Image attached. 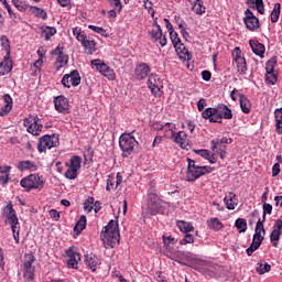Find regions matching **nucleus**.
<instances>
[{
    "label": "nucleus",
    "mask_w": 282,
    "mask_h": 282,
    "mask_svg": "<svg viewBox=\"0 0 282 282\" xmlns=\"http://www.w3.org/2000/svg\"><path fill=\"white\" fill-rule=\"evenodd\" d=\"M205 120L209 122H218L221 124L224 120H232V110L224 104L217 105L215 108H207L202 112Z\"/></svg>",
    "instance_id": "nucleus-1"
},
{
    "label": "nucleus",
    "mask_w": 282,
    "mask_h": 282,
    "mask_svg": "<svg viewBox=\"0 0 282 282\" xmlns=\"http://www.w3.org/2000/svg\"><path fill=\"white\" fill-rule=\"evenodd\" d=\"M20 185L26 193H30V191H43L45 188V178L39 173L30 174L20 181Z\"/></svg>",
    "instance_id": "nucleus-2"
},
{
    "label": "nucleus",
    "mask_w": 282,
    "mask_h": 282,
    "mask_svg": "<svg viewBox=\"0 0 282 282\" xmlns=\"http://www.w3.org/2000/svg\"><path fill=\"white\" fill-rule=\"evenodd\" d=\"M119 147L122 151V158H129L138 147V141L131 133H122L119 138Z\"/></svg>",
    "instance_id": "nucleus-3"
},
{
    "label": "nucleus",
    "mask_w": 282,
    "mask_h": 282,
    "mask_svg": "<svg viewBox=\"0 0 282 282\" xmlns=\"http://www.w3.org/2000/svg\"><path fill=\"white\" fill-rule=\"evenodd\" d=\"M164 204H166L163 199L158 196L155 189L151 188L148 193V212L150 215H156L164 208Z\"/></svg>",
    "instance_id": "nucleus-4"
},
{
    "label": "nucleus",
    "mask_w": 282,
    "mask_h": 282,
    "mask_svg": "<svg viewBox=\"0 0 282 282\" xmlns=\"http://www.w3.org/2000/svg\"><path fill=\"white\" fill-rule=\"evenodd\" d=\"M61 144L58 139V134H45L40 138L37 142V151L39 153H45L47 149H54Z\"/></svg>",
    "instance_id": "nucleus-5"
},
{
    "label": "nucleus",
    "mask_w": 282,
    "mask_h": 282,
    "mask_svg": "<svg viewBox=\"0 0 282 282\" xmlns=\"http://www.w3.org/2000/svg\"><path fill=\"white\" fill-rule=\"evenodd\" d=\"M36 261L34 253H25L23 260V276L25 282L34 281V272H36V267L33 263Z\"/></svg>",
    "instance_id": "nucleus-6"
},
{
    "label": "nucleus",
    "mask_w": 282,
    "mask_h": 282,
    "mask_svg": "<svg viewBox=\"0 0 282 282\" xmlns=\"http://www.w3.org/2000/svg\"><path fill=\"white\" fill-rule=\"evenodd\" d=\"M101 237L110 241V243H116V241H120V230H118V221L110 220L106 227H104L101 231Z\"/></svg>",
    "instance_id": "nucleus-7"
},
{
    "label": "nucleus",
    "mask_w": 282,
    "mask_h": 282,
    "mask_svg": "<svg viewBox=\"0 0 282 282\" xmlns=\"http://www.w3.org/2000/svg\"><path fill=\"white\" fill-rule=\"evenodd\" d=\"M90 65L93 69H97V72H99L101 76H105V78H108V80H116V73L113 69L101 59H93Z\"/></svg>",
    "instance_id": "nucleus-8"
},
{
    "label": "nucleus",
    "mask_w": 282,
    "mask_h": 282,
    "mask_svg": "<svg viewBox=\"0 0 282 282\" xmlns=\"http://www.w3.org/2000/svg\"><path fill=\"white\" fill-rule=\"evenodd\" d=\"M232 65L240 76H246L248 74V63L246 62V57L239 47L236 48Z\"/></svg>",
    "instance_id": "nucleus-9"
},
{
    "label": "nucleus",
    "mask_w": 282,
    "mask_h": 282,
    "mask_svg": "<svg viewBox=\"0 0 282 282\" xmlns=\"http://www.w3.org/2000/svg\"><path fill=\"white\" fill-rule=\"evenodd\" d=\"M67 259V267L72 270H78V263H80V252L77 247H69L65 250Z\"/></svg>",
    "instance_id": "nucleus-10"
},
{
    "label": "nucleus",
    "mask_w": 282,
    "mask_h": 282,
    "mask_svg": "<svg viewBox=\"0 0 282 282\" xmlns=\"http://www.w3.org/2000/svg\"><path fill=\"white\" fill-rule=\"evenodd\" d=\"M80 73H78V69H74L69 74H65L61 83L63 87L69 89L70 87H78V85H80Z\"/></svg>",
    "instance_id": "nucleus-11"
},
{
    "label": "nucleus",
    "mask_w": 282,
    "mask_h": 282,
    "mask_svg": "<svg viewBox=\"0 0 282 282\" xmlns=\"http://www.w3.org/2000/svg\"><path fill=\"white\" fill-rule=\"evenodd\" d=\"M24 127H26V131L31 135H41V131H43V124L39 122V117L25 118Z\"/></svg>",
    "instance_id": "nucleus-12"
},
{
    "label": "nucleus",
    "mask_w": 282,
    "mask_h": 282,
    "mask_svg": "<svg viewBox=\"0 0 282 282\" xmlns=\"http://www.w3.org/2000/svg\"><path fill=\"white\" fill-rule=\"evenodd\" d=\"M53 102H54L55 110L58 113H62L63 116H67V113H70L72 109H70L69 100L67 99V97L59 95L54 98Z\"/></svg>",
    "instance_id": "nucleus-13"
},
{
    "label": "nucleus",
    "mask_w": 282,
    "mask_h": 282,
    "mask_svg": "<svg viewBox=\"0 0 282 282\" xmlns=\"http://www.w3.org/2000/svg\"><path fill=\"white\" fill-rule=\"evenodd\" d=\"M245 18H243V23L250 32H254L256 30H259L261 24L259 23V18L254 17V13L250 11V9H247L245 11Z\"/></svg>",
    "instance_id": "nucleus-14"
},
{
    "label": "nucleus",
    "mask_w": 282,
    "mask_h": 282,
    "mask_svg": "<svg viewBox=\"0 0 282 282\" xmlns=\"http://www.w3.org/2000/svg\"><path fill=\"white\" fill-rule=\"evenodd\" d=\"M3 216L6 217V221L11 224V226H19V217L17 216V210L12 202H9L3 208Z\"/></svg>",
    "instance_id": "nucleus-15"
},
{
    "label": "nucleus",
    "mask_w": 282,
    "mask_h": 282,
    "mask_svg": "<svg viewBox=\"0 0 282 282\" xmlns=\"http://www.w3.org/2000/svg\"><path fill=\"white\" fill-rule=\"evenodd\" d=\"M149 89H151L154 96H160V91L162 90V80H160V76L155 74H151L148 79Z\"/></svg>",
    "instance_id": "nucleus-16"
},
{
    "label": "nucleus",
    "mask_w": 282,
    "mask_h": 282,
    "mask_svg": "<svg viewBox=\"0 0 282 282\" xmlns=\"http://www.w3.org/2000/svg\"><path fill=\"white\" fill-rule=\"evenodd\" d=\"M149 74H151V66H149L147 63L141 62L135 65L134 76L137 80H144Z\"/></svg>",
    "instance_id": "nucleus-17"
},
{
    "label": "nucleus",
    "mask_w": 282,
    "mask_h": 282,
    "mask_svg": "<svg viewBox=\"0 0 282 282\" xmlns=\"http://www.w3.org/2000/svg\"><path fill=\"white\" fill-rule=\"evenodd\" d=\"M210 171L209 166L194 167V170L187 172V182H195V180H199L202 175H206V173H210Z\"/></svg>",
    "instance_id": "nucleus-18"
},
{
    "label": "nucleus",
    "mask_w": 282,
    "mask_h": 282,
    "mask_svg": "<svg viewBox=\"0 0 282 282\" xmlns=\"http://www.w3.org/2000/svg\"><path fill=\"white\" fill-rule=\"evenodd\" d=\"M148 34H150L154 43H159L161 47H166V44L169 43V41L166 40V35L162 33V28L159 26V29H153L149 31Z\"/></svg>",
    "instance_id": "nucleus-19"
},
{
    "label": "nucleus",
    "mask_w": 282,
    "mask_h": 282,
    "mask_svg": "<svg viewBox=\"0 0 282 282\" xmlns=\"http://www.w3.org/2000/svg\"><path fill=\"white\" fill-rule=\"evenodd\" d=\"M170 39L176 52H180V54H186L188 52L184 43H182V40L180 39L177 32L174 31L173 33H170Z\"/></svg>",
    "instance_id": "nucleus-20"
},
{
    "label": "nucleus",
    "mask_w": 282,
    "mask_h": 282,
    "mask_svg": "<svg viewBox=\"0 0 282 282\" xmlns=\"http://www.w3.org/2000/svg\"><path fill=\"white\" fill-rule=\"evenodd\" d=\"M172 138H174V142L181 147V149H188V137L186 135V132L178 131L173 132Z\"/></svg>",
    "instance_id": "nucleus-21"
},
{
    "label": "nucleus",
    "mask_w": 282,
    "mask_h": 282,
    "mask_svg": "<svg viewBox=\"0 0 282 282\" xmlns=\"http://www.w3.org/2000/svg\"><path fill=\"white\" fill-rule=\"evenodd\" d=\"M2 100L4 102L3 107L0 109V116H8L10 111H12V107L14 106V101L12 100V96L10 94H6L2 97Z\"/></svg>",
    "instance_id": "nucleus-22"
},
{
    "label": "nucleus",
    "mask_w": 282,
    "mask_h": 282,
    "mask_svg": "<svg viewBox=\"0 0 282 282\" xmlns=\"http://www.w3.org/2000/svg\"><path fill=\"white\" fill-rule=\"evenodd\" d=\"M249 45H250L253 54H256V56H260V58H263V56L265 54V45L261 44L257 40H250Z\"/></svg>",
    "instance_id": "nucleus-23"
},
{
    "label": "nucleus",
    "mask_w": 282,
    "mask_h": 282,
    "mask_svg": "<svg viewBox=\"0 0 282 282\" xmlns=\"http://www.w3.org/2000/svg\"><path fill=\"white\" fill-rule=\"evenodd\" d=\"M85 263L91 272H96L98 270V256L94 253H87L85 256Z\"/></svg>",
    "instance_id": "nucleus-24"
},
{
    "label": "nucleus",
    "mask_w": 282,
    "mask_h": 282,
    "mask_svg": "<svg viewBox=\"0 0 282 282\" xmlns=\"http://www.w3.org/2000/svg\"><path fill=\"white\" fill-rule=\"evenodd\" d=\"M247 6L251 10H257L259 14H265V4L263 0H247Z\"/></svg>",
    "instance_id": "nucleus-25"
},
{
    "label": "nucleus",
    "mask_w": 282,
    "mask_h": 282,
    "mask_svg": "<svg viewBox=\"0 0 282 282\" xmlns=\"http://www.w3.org/2000/svg\"><path fill=\"white\" fill-rule=\"evenodd\" d=\"M10 72H12V62L7 55L3 57L2 62H0V76H8Z\"/></svg>",
    "instance_id": "nucleus-26"
},
{
    "label": "nucleus",
    "mask_w": 282,
    "mask_h": 282,
    "mask_svg": "<svg viewBox=\"0 0 282 282\" xmlns=\"http://www.w3.org/2000/svg\"><path fill=\"white\" fill-rule=\"evenodd\" d=\"M240 98V109L242 113H250L252 109V102H250V99L243 94L239 95Z\"/></svg>",
    "instance_id": "nucleus-27"
},
{
    "label": "nucleus",
    "mask_w": 282,
    "mask_h": 282,
    "mask_svg": "<svg viewBox=\"0 0 282 282\" xmlns=\"http://www.w3.org/2000/svg\"><path fill=\"white\" fill-rule=\"evenodd\" d=\"M263 239L264 238H257V237L252 238V243L246 250L248 257H252L253 252H256V250H259V248H261V243H263Z\"/></svg>",
    "instance_id": "nucleus-28"
},
{
    "label": "nucleus",
    "mask_w": 282,
    "mask_h": 282,
    "mask_svg": "<svg viewBox=\"0 0 282 282\" xmlns=\"http://www.w3.org/2000/svg\"><path fill=\"white\" fill-rule=\"evenodd\" d=\"M56 34V28L54 26H42L41 28V36L45 39V41H50L52 36Z\"/></svg>",
    "instance_id": "nucleus-29"
},
{
    "label": "nucleus",
    "mask_w": 282,
    "mask_h": 282,
    "mask_svg": "<svg viewBox=\"0 0 282 282\" xmlns=\"http://www.w3.org/2000/svg\"><path fill=\"white\" fill-rule=\"evenodd\" d=\"M272 270V265H270L265 260H260L256 264V271L258 274H265L267 272H270Z\"/></svg>",
    "instance_id": "nucleus-30"
},
{
    "label": "nucleus",
    "mask_w": 282,
    "mask_h": 282,
    "mask_svg": "<svg viewBox=\"0 0 282 282\" xmlns=\"http://www.w3.org/2000/svg\"><path fill=\"white\" fill-rule=\"evenodd\" d=\"M20 171H37L39 166L32 161H21L18 165Z\"/></svg>",
    "instance_id": "nucleus-31"
},
{
    "label": "nucleus",
    "mask_w": 282,
    "mask_h": 282,
    "mask_svg": "<svg viewBox=\"0 0 282 282\" xmlns=\"http://www.w3.org/2000/svg\"><path fill=\"white\" fill-rule=\"evenodd\" d=\"M85 228H87V216L83 215L80 216L79 220L76 223L74 227V232L76 235H80L83 230H85Z\"/></svg>",
    "instance_id": "nucleus-32"
},
{
    "label": "nucleus",
    "mask_w": 282,
    "mask_h": 282,
    "mask_svg": "<svg viewBox=\"0 0 282 282\" xmlns=\"http://www.w3.org/2000/svg\"><path fill=\"white\" fill-rule=\"evenodd\" d=\"M82 45L88 55H91L94 52H96V41L91 40V37H88Z\"/></svg>",
    "instance_id": "nucleus-33"
},
{
    "label": "nucleus",
    "mask_w": 282,
    "mask_h": 282,
    "mask_svg": "<svg viewBox=\"0 0 282 282\" xmlns=\"http://www.w3.org/2000/svg\"><path fill=\"white\" fill-rule=\"evenodd\" d=\"M207 226L210 230H215L216 232L224 228V223L219 220V218H210L207 220Z\"/></svg>",
    "instance_id": "nucleus-34"
},
{
    "label": "nucleus",
    "mask_w": 282,
    "mask_h": 282,
    "mask_svg": "<svg viewBox=\"0 0 282 282\" xmlns=\"http://www.w3.org/2000/svg\"><path fill=\"white\" fill-rule=\"evenodd\" d=\"M274 118H275V131L279 133V135L282 134V108L275 109L274 111Z\"/></svg>",
    "instance_id": "nucleus-35"
},
{
    "label": "nucleus",
    "mask_w": 282,
    "mask_h": 282,
    "mask_svg": "<svg viewBox=\"0 0 282 282\" xmlns=\"http://www.w3.org/2000/svg\"><path fill=\"white\" fill-rule=\"evenodd\" d=\"M193 7L192 10L195 12V14L202 15L206 13V7H204V1L202 0H193Z\"/></svg>",
    "instance_id": "nucleus-36"
},
{
    "label": "nucleus",
    "mask_w": 282,
    "mask_h": 282,
    "mask_svg": "<svg viewBox=\"0 0 282 282\" xmlns=\"http://www.w3.org/2000/svg\"><path fill=\"white\" fill-rule=\"evenodd\" d=\"M232 139H228L227 137H223L220 139L210 141V149H217V147H224L225 144H231Z\"/></svg>",
    "instance_id": "nucleus-37"
},
{
    "label": "nucleus",
    "mask_w": 282,
    "mask_h": 282,
    "mask_svg": "<svg viewBox=\"0 0 282 282\" xmlns=\"http://www.w3.org/2000/svg\"><path fill=\"white\" fill-rule=\"evenodd\" d=\"M31 14H34L36 19H43V21H47V12L39 7H30Z\"/></svg>",
    "instance_id": "nucleus-38"
},
{
    "label": "nucleus",
    "mask_w": 282,
    "mask_h": 282,
    "mask_svg": "<svg viewBox=\"0 0 282 282\" xmlns=\"http://www.w3.org/2000/svg\"><path fill=\"white\" fill-rule=\"evenodd\" d=\"M177 227L181 230V232H185V234L193 232V230H195V227H193V224L186 223L184 220H180L177 223Z\"/></svg>",
    "instance_id": "nucleus-39"
},
{
    "label": "nucleus",
    "mask_w": 282,
    "mask_h": 282,
    "mask_svg": "<svg viewBox=\"0 0 282 282\" xmlns=\"http://www.w3.org/2000/svg\"><path fill=\"white\" fill-rule=\"evenodd\" d=\"M82 162H83V160L80 159V156L75 155V156L70 158V163H66V166H69L70 169H73L75 171H80Z\"/></svg>",
    "instance_id": "nucleus-40"
},
{
    "label": "nucleus",
    "mask_w": 282,
    "mask_h": 282,
    "mask_svg": "<svg viewBox=\"0 0 282 282\" xmlns=\"http://www.w3.org/2000/svg\"><path fill=\"white\" fill-rule=\"evenodd\" d=\"M232 199H237V194L229 193V195L224 198L228 210H235V202Z\"/></svg>",
    "instance_id": "nucleus-41"
},
{
    "label": "nucleus",
    "mask_w": 282,
    "mask_h": 282,
    "mask_svg": "<svg viewBox=\"0 0 282 282\" xmlns=\"http://www.w3.org/2000/svg\"><path fill=\"white\" fill-rule=\"evenodd\" d=\"M281 17V3H275L271 12V23H276Z\"/></svg>",
    "instance_id": "nucleus-42"
},
{
    "label": "nucleus",
    "mask_w": 282,
    "mask_h": 282,
    "mask_svg": "<svg viewBox=\"0 0 282 282\" xmlns=\"http://www.w3.org/2000/svg\"><path fill=\"white\" fill-rule=\"evenodd\" d=\"M238 232H246L248 230V221L246 218H238L235 223Z\"/></svg>",
    "instance_id": "nucleus-43"
},
{
    "label": "nucleus",
    "mask_w": 282,
    "mask_h": 282,
    "mask_svg": "<svg viewBox=\"0 0 282 282\" xmlns=\"http://www.w3.org/2000/svg\"><path fill=\"white\" fill-rule=\"evenodd\" d=\"M281 239V231L273 229L270 235V241L273 248H279V240Z\"/></svg>",
    "instance_id": "nucleus-44"
},
{
    "label": "nucleus",
    "mask_w": 282,
    "mask_h": 282,
    "mask_svg": "<svg viewBox=\"0 0 282 282\" xmlns=\"http://www.w3.org/2000/svg\"><path fill=\"white\" fill-rule=\"evenodd\" d=\"M69 63V56L67 54L57 56L56 65H57V72L62 69V67H65Z\"/></svg>",
    "instance_id": "nucleus-45"
},
{
    "label": "nucleus",
    "mask_w": 282,
    "mask_h": 282,
    "mask_svg": "<svg viewBox=\"0 0 282 282\" xmlns=\"http://www.w3.org/2000/svg\"><path fill=\"white\" fill-rule=\"evenodd\" d=\"M216 155H219L220 160H226L228 152L226 151V145H218L217 148L212 149Z\"/></svg>",
    "instance_id": "nucleus-46"
},
{
    "label": "nucleus",
    "mask_w": 282,
    "mask_h": 282,
    "mask_svg": "<svg viewBox=\"0 0 282 282\" xmlns=\"http://www.w3.org/2000/svg\"><path fill=\"white\" fill-rule=\"evenodd\" d=\"M85 213H91L94 210V196H88L84 202Z\"/></svg>",
    "instance_id": "nucleus-47"
},
{
    "label": "nucleus",
    "mask_w": 282,
    "mask_h": 282,
    "mask_svg": "<svg viewBox=\"0 0 282 282\" xmlns=\"http://www.w3.org/2000/svg\"><path fill=\"white\" fill-rule=\"evenodd\" d=\"M263 224H265V215L262 216V220L261 218L258 219L254 230H257V232H262L263 236H265V227Z\"/></svg>",
    "instance_id": "nucleus-48"
},
{
    "label": "nucleus",
    "mask_w": 282,
    "mask_h": 282,
    "mask_svg": "<svg viewBox=\"0 0 282 282\" xmlns=\"http://www.w3.org/2000/svg\"><path fill=\"white\" fill-rule=\"evenodd\" d=\"M275 67H276V57H272L267 62V66H265L267 74H272Z\"/></svg>",
    "instance_id": "nucleus-49"
},
{
    "label": "nucleus",
    "mask_w": 282,
    "mask_h": 282,
    "mask_svg": "<svg viewBox=\"0 0 282 282\" xmlns=\"http://www.w3.org/2000/svg\"><path fill=\"white\" fill-rule=\"evenodd\" d=\"M13 6L19 10V12H25L28 10L29 6L21 1V0H12Z\"/></svg>",
    "instance_id": "nucleus-50"
},
{
    "label": "nucleus",
    "mask_w": 282,
    "mask_h": 282,
    "mask_svg": "<svg viewBox=\"0 0 282 282\" xmlns=\"http://www.w3.org/2000/svg\"><path fill=\"white\" fill-rule=\"evenodd\" d=\"M163 243L166 248H173V246L177 243V240L172 236H163Z\"/></svg>",
    "instance_id": "nucleus-51"
},
{
    "label": "nucleus",
    "mask_w": 282,
    "mask_h": 282,
    "mask_svg": "<svg viewBox=\"0 0 282 282\" xmlns=\"http://www.w3.org/2000/svg\"><path fill=\"white\" fill-rule=\"evenodd\" d=\"M116 177L109 175L107 178V186H106V191L111 192V191H116Z\"/></svg>",
    "instance_id": "nucleus-52"
},
{
    "label": "nucleus",
    "mask_w": 282,
    "mask_h": 282,
    "mask_svg": "<svg viewBox=\"0 0 282 282\" xmlns=\"http://www.w3.org/2000/svg\"><path fill=\"white\" fill-rule=\"evenodd\" d=\"M88 29L89 30H93V32H96L97 34H100V36H105L107 39V36H109L107 34V30H105L104 28L101 26H96V25H88Z\"/></svg>",
    "instance_id": "nucleus-53"
},
{
    "label": "nucleus",
    "mask_w": 282,
    "mask_h": 282,
    "mask_svg": "<svg viewBox=\"0 0 282 282\" xmlns=\"http://www.w3.org/2000/svg\"><path fill=\"white\" fill-rule=\"evenodd\" d=\"M65 177L67 180H76V177H78V170H74V167L68 166L67 171L65 172Z\"/></svg>",
    "instance_id": "nucleus-54"
},
{
    "label": "nucleus",
    "mask_w": 282,
    "mask_h": 282,
    "mask_svg": "<svg viewBox=\"0 0 282 282\" xmlns=\"http://www.w3.org/2000/svg\"><path fill=\"white\" fill-rule=\"evenodd\" d=\"M109 4L117 10L118 14L122 12V2L120 0H108Z\"/></svg>",
    "instance_id": "nucleus-55"
},
{
    "label": "nucleus",
    "mask_w": 282,
    "mask_h": 282,
    "mask_svg": "<svg viewBox=\"0 0 282 282\" xmlns=\"http://www.w3.org/2000/svg\"><path fill=\"white\" fill-rule=\"evenodd\" d=\"M195 237L191 234H185V237L180 241L181 246H186L187 243H194Z\"/></svg>",
    "instance_id": "nucleus-56"
},
{
    "label": "nucleus",
    "mask_w": 282,
    "mask_h": 282,
    "mask_svg": "<svg viewBox=\"0 0 282 282\" xmlns=\"http://www.w3.org/2000/svg\"><path fill=\"white\" fill-rule=\"evenodd\" d=\"M265 79H267V83H269V85H276V82L279 80L274 72H272V74H267Z\"/></svg>",
    "instance_id": "nucleus-57"
},
{
    "label": "nucleus",
    "mask_w": 282,
    "mask_h": 282,
    "mask_svg": "<svg viewBox=\"0 0 282 282\" xmlns=\"http://www.w3.org/2000/svg\"><path fill=\"white\" fill-rule=\"evenodd\" d=\"M194 152L196 153V155H200V158H204L205 160L210 159V151L208 150H194Z\"/></svg>",
    "instance_id": "nucleus-58"
},
{
    "label": "nucleus",
    "mask_w": 282,
    "mask_h": 282,
    "mask_svg": "<svg viewBox=\"0 0 282 282\" xmlns=\"http://www.w3.org/2000/svg\"><path fill=\"white\" fill-rule=\"evenodd\" d=\"M12 232H13V239L15 241V243H19L20 239H19V231L21 230V227H19V225L15 226H11Z\"/></svg>",
    "instance_id": "nucleus-59"
},
{
    "label": "nucleus",
    "mask_w": 282,
    "mask_h": 282,
    "mask_svg": "<svg viewBox=\"0 0 282 282\" xmlns=\"http://www.w3.org/2000/svg\"><path fill=\"white\" fill-rule=\"evenodd\" d=\"M262 210L265 219V215H272V205L270 203H263Z\"/></svg>",
    "instance_id": "nucleus-60"
},
{
    "label": "nucleus",
    "mask_w": 282,
    "mask_h": 282,
    "mask_svg": "<svg viewBox=\"0 0 282 282\" xmlns=\"http://www.w3.org/2000/svg\"><path fill=\"white\" fill-rule=\"evenodd\" d=\"M11 180L10 174H0L1 186H6Z\"/></svg>",
    "instance_id": "nucleus-61"
},
{
    "label": "nucleus",
    "mask_w": 282,
    "mask_h": 282,
    "mask_svg": "<svg viewBox=\"0 0 282 282\" xmlns=\"http://www.w3.org/2000/svg\"><path fill=\"white\" fill-rule=\"evenodd\" d=\"M0 41H1V45L4 50H10V40H8V36L6 35H2L0 37Z\"/></svg>",
    "instance_id": "nucleus-62"
},
{
    "label": "nucleus",
    "mask_w": 282,
    "mask_h": 282,
    "mask_svg": "<svg viewBox=\"0 0 282 282\" xmlns=\"http://www.w3.org/2000/svg\"><path fill=\"white\" fill-rule=\"evenodd\" d=\"M50 217H51V219H54L55 221H58V219H61V214L56 209H51L50 210Z\"/></svg>",
    "instance_id": "nucleus-63"
},
{
    "label": "nucleus",
    "mask_w": 282,
    "mask_h": 282,
    "mask_svg": "<svg viewBox=\"0 0 282 282\" xmlns=\"http://www.w3.org/2000/svg\"><path fill=\"white\" fill-rule=\"evenodd\" d=\"M279 173H281V164L275 163L272 166V177H276V175H279Z\"/></svg>",
    "instance_id": "nucleus-64"
}]
</instances>
